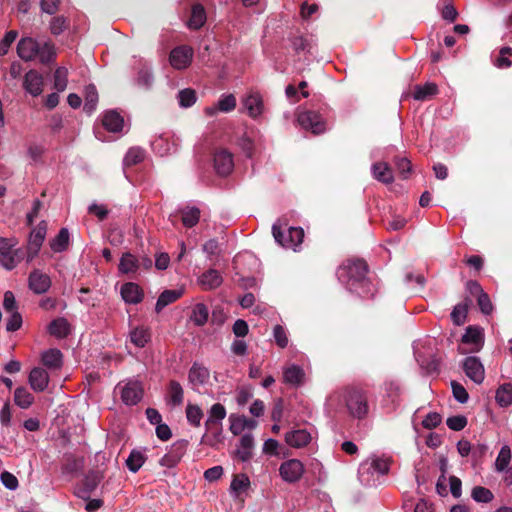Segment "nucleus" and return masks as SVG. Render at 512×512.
I'll use <instances>...</instances> for the list:
<instances>
[{
    "label": "nucleus",
    "mask_w": 512,
    "mask_h": 512,
    "mask_svg": "<svg viewBox=\"0 0 512 512\" xmlns=\"http://www.w3.org/2000/svg\"><path fill=\"white\" fill-rule=\"evenodd\" d=\"M311 439V434L305 429L292 430L285 434V442L293 448L305 447Z\"/></svg>",
    "instance_id": "nucleus-21"
},
{
    "label": "nucleus",
    "mask_w": 512,
    "mask_h": 512,
    "mask_svg": "<svg viewBox=\"0 0 512 512\" xmlns=\"http://www.w3.org/2000/svg\"><path fill=\"white\" fill-rule=\"evenodd\" d=\"M143 397V387L138 381H128L121 389V399L126 405H136Z\"/></svg>",
    "instance_id": "nucleus-16"
},
{
    "label": "nucleus",
    "mask_w": 512,
    "mask_h": 512,
    "mask_svg": "<svg viewBox=\"0 0 512 512\" xmlns=\"http://www.w3.org/2000/svg\"><path fill=\"white\" fill-rule=\"evenodd\" d=\"M469 304L467 301L457 304L451 312V319L454 324L462 325L466 321Z\"/></svg>",
    "instance_id": "nucleus-49"
},
{
    "label": "nucleus",
    "mask_w": 512,
    "mask_h": 512,
    "mask_svg": "<svg viewBox=\"0 0 512 512\" xmlns=\"http://www.w3.org/2000/svg\"><path fill=\"white\" fill-rule=\"evenodd\" d=\"M187 445L188 442L186 440L174 442L167 453L160 459V465L167 468L175 467L184 456Z\"/></svg>",
    "instance_id": "nucleus-11"
},
{
    "label": "nucleus",
    "mask_w": 512,
    "mask_h": 512,
    "mask_svg": "<svg viewBox=\"0 0 512 512\" xmlns=\"http://www.w3.org/2000/svg\"><path fill=\"white\" fill-rule=\"evenodd\" d=\"M367 264L365 261L356 259L348 260L338 269V278L349 290L358 294H367L370 292V282L366 278Z\"/></svg>",
    "instance_id": "nucleus-1"
},
{
    "label": "nucleus",
    "mask_w": 512,
    "mask_h": 512,
    "mask_svg": "<svg viewBox=\"0 0 512 512\" xmlns=\"http://www.w3.org/2000/svg\"><path fill=\"white\" fill-rule=\"evenodd\" d=\"M47 232V223L41 221L30 233L29 242L26 250L27 262H31L38 254Z\"/></svg>",
    "instance_id": "nucleus-9"
},
{
    "label": "nucleus",
    "mask_w": 512,
    "mask_h": 512,
    "mask_svg": "<svg viewBox=\"0 0 512 512\" xmlns=\"http://www.w3.org/2000/svg\"><path fill=\"white\" fill-rule=\"evenodd\" d=\"M208 316V307L203 303H197L192 309L190 319L195 325L202 326L207 322Z\"/></svg>",
    "instance_id": "nucleus-42"
},
{
    "label": "nucleus",
    "mask_w": 512,
    "mask_h": 512,
    "mask_svg": "<svg viewBox=\"0 0 512 512\" xmlns=\"http://www.w3.org/2000/svg\"><path fill=\"white\" fill-rule=\"evenodd\" d=\"M206 21V13L204 7L200 4H196L192 7L191 17L188 21V27L190 29L201 28Z\"/></svg>",
    "instance_id": "nucleus-38"
},
{
    "label": "nucleus",
    "mask_w": 512,
    "mask_h": 512,
    "mask_svg": "<svg viewBox=\"0 0 512 512\" xmlns=\"http://www.w3.org/2000/svg\"><path fill=\"white\" fill-rule=\"evenodd\" d=\"M210 379L208 368L200 363H193L188 373V381L194 391L200 392V388L204 387Z\"/></svg>",
    "instance_id": "nucleus-13"
},
{
    "label": "nucleus",
    "mask_w": 512,
    "mask_h": 512,
    "mask_svg": "<svg viewBox=\"0 0 512 512\" xmlns=\"http://www.w3.org/2000/svg\"><path fill=\"white\" fill-rule=\"evenodd\" d=\"M145 461V452L139 449H133L126 459V466L131 472L136 473L144 465Z\"/></svg>",
    "instance_id": "nucleus-36"
},
{
    "label": "nucleus",
    "mask_w": 512,
    "mask_h": 512,
    "mask_svg": "<svg viewBox=\"0 0 512 512\" xmlns=\"http://www.w3.org/2000/svg\"><path fill=\"white\" fill-rule=\"evenodd\" d=\"M182 223L185 227L195 226L200 219V210L197 207H185L181 210Z\"/></svg>",
    "instance_id": "nucleus-43"
},
{
    "label": "nucleus",
    "mask_w": 512,
    "mask_h": 512,
    "mask_svg": "<svg viewBox=\"0 0 512 512\" xmlns=\"http://www.w3.org/2000/svg\"><path fill=\"white\" fill-rule=\"evenodd\" d=\"M230 431L234 435L241 434L246 427H253L255 422L253 420H249L244 416H236L230 415Z\"/></svg>",
    "instance_id": "nucleus-40"
},
{
    "label": "nucleus",
    "mask_w": 512,
    "mask_h": 512,
    "mask_svg": "<svg viewBox=\"0 0 512 512\" xmlns=\"http://www.w3.org/2000/svg\"><path fill=\"white\" fill-rule=\"evenodd\" d=\"M34 396L29 390L20 386L14 391V403L21 409H28L34 403Z\"/></svg>",
    "instance_id": "nucleus-34"
},
{
    "label": "nucleus",
    "mask_w": 512,
    "mask_h": 512,
    "mask_svg": "<svg viewBox=\"0 0 512 512\" xmlns=\"http://www.w3.org/2000/svg\"><path fill=\"white\" fill-rule=\"evenodd\" d=\"M273 335L276 341V344L280 348H285L288 345V337L285 329L281 325H276L273 329Z\"/></svg>",
    "instance_id": "nucleus-63"
},
{
    "label": "nucleus",
    "mask_w": 512,
    "mask_h": 512,
    "mask_svg": "<svg viewBox=\"0 0 512 512\" xmlns=\"http://www.w3.org/2000/svg\"><path fill=\"white\" fill-rule=\"evenodd\" d=\"M438 92V87L434 83H426L424 85H416L413 91V98L419 101L430 99Z\"/></svg>",
    "instance_id": "nucleus-37"
},
{
    "label": "nucleus",
    "mask_w": 512,
    "mask_h": 512,
    "mask_svg": "<svg viewBox=\"0 0 512 512\" xmlns=\"http://www.w3.org/2000/svg\"><path fill=\"white\" fill-rule=\"evenodd\" d=\"M23 88L33 97L39 96L44 89V78L42 74L36 70H29L24 76Z\"/></svg>",
    "instance_id": "nucleus-15"
},
{
    "label": "nucleus",
    "mask_w": 512,
    "mask_h": 512,
    "mask_svg": "<svg viewBox=\"0 0 512 512\" xmlns=\"http://www.w3.org/2000/svg\"><path fill=\"white\" fill-rule=\"evenodd\" d=\"M121 296L128 304H138L142 301L144 294L138 284L129 282L121 287Z\"/></svg>",
    "instance_id": "nucleus-23"
},
{
    "label": "nucleus",
    "mask_w": 512,
    "mask_h": 512,
    "mask_svg": "<svg viewBox=\"0 0 512 512\" xmlns=\"http://www.w3.org/2000/svg\"><path fill=\"white\" fill-rule=\"evenodd\" d=\"M18 244L16 238L0 237V265L6 270H12L24 258L26 252L14 247Z\"/></svg>",
    "instance_id": "nucleus-5"
},
{
    "label": "nucleus",
    "mask_w": 512,
    "mask_h": 512,
    "mask_svg": "<svg viewBox=\"0 0 512 512\" xmlns=\"http://www.w3.org/2000/svg\"><path fill=\"white\" fill-rule=\"evenodd\" d=\"M511 461V449L508 445H504L496 458L495 470L497 472H504Z\"/></svg>",
    "instance_id": "nucleus-47"
},
{
    "label": "nucleus",
    "mask_w": 512,
    "mask_h": 512,
    "mask_svg": "<svg viewBox=\"0 0 512 512\" xmlns=\"http://www.w3.org/2000/svg\"><path fill=\"white\" fill-rule=\"evenodd\" d=\"M28 283L29 288L36 294H43L51 287L50 277L40 270H34L30 273Z\"/></svg>",
    "instance_id": "nucleus-19"
},
{
    "label": "nucleus",
    "mask_w": 512,
    "mask_h": 512,
    "mask_svg": "<svg viewBox=\"0 0 512 512\" xmlns=\"http://www.w3.org/2000/svg\"><path fill=\"white\" fill-rule=\"evenodd\" d=\"M373 177L384 184H390L394 180L393 171L385 162L374 163L371 167Z\"/></svg>",
    "instance_id": "nucleus-25"
},
{
    "label": "nucleus",
    "mask_w": 512,
    "mask_h": 512,
    "mask_svg": "<svg viewBox=\"0 0 512 512\" xmlns=\"http://www.w3.org/2000/svg\"><path fill=\"white\" fill-rule=\"evenodd\" d=\"M297 121L303 129L309 130L313 134H321L326 130L323 117L315 111L300 112Z\"/></svg>",
    "instance_id": "nucleus-8"
},
{
    "label": "nucleus",
    "mask_w": 512,
    "mask_h": 512,
    "mask_svg": "<svg viewBox=\"0 0 512 512\" xmlns=\"http://www.w3.org/2000/svg\"><path fill=\"white\" fill-rule=\"evenodd\" d=\"M472 498L479 503H489L493 500V493L485 487L476 486L471 493Z\"/></svg>",
    "instance_id": "nucleus-53"
},
{
    "label": "nucleus",
    "mask_w": 512,
    "mask_h": 512,
    "mask_svg": "<svg viewBox=\"0 0 512 512\" xmlns=\"http://www.w3.org/2000/svg\"><path fill=\"white\" fill-rule=\"evenodd\" d=\"M183 294L182 290H165L163 291L156 302L155 311L160 313L167 305L177 301Z\"/></svg>",
    "instance_id": "nucleus-33"
},
{
    "label": "nucleus",
    "mask_w": 512,
    "mask_h": 512,
    "mask_svg": "<svg viewBox=\"0 0 512 512\" xmlns=\"http://www.w3.org/2000/svg\"><path fill=\"white\" fill-rule=\"evenodd\" d=\"M214 167L219 175H228L234 167L232 154L225 149L217 150L214 154Z\"/></svg>",
    "instance_id": "nucleus-18"
},
{
    "label": "nucleus",
    "mask_w": 512,
    "mask_h": 512,
    "mask_svg": "<svg viewBox=\"0 0 512 512\" xmlns=\"http://www.w3.org/2000/svg\"><path fill=\"white\" fill-rule=\"evenodd\" d=\"M39 43L33 38H22L17 45V54L24 61H31L37 56Z\"/></svg>",
    "instance_id": "nucleus-20"
},
{
    "label": "nucleus",
    "mask_w": 512,
    "mask_h": 512,
    "mask_svg": "<svg viewBox=\"0 0 512 512\" xmlns=\"http://www.w3.org/2000/svg\"><path fill=\"white\" fill-rule=\"evenodd\" d=\"M484 334L483 329L476 326H469L465 334L462 336V345L460 347L461 353L478 352L483 347Z\"/></svg>",
    "instance_id": "nucleus-7"
},
{
    "label": "nucleus",
    "mask_w": 512,
    "mask_h": 512,
    "mask_svg": "<svg viewBox=\"0 0 512 512\" xmlns=\"http://www.w3.org/2000/svg\"><path fill=\"white\" fill-rule=\"evenodd\" d=\"M186 417L191 425L199 427L203 418V412L198 405L188 404L186 407Z\"/></svg>",
    "instance_id": "nucleus-51"
},
{
    "label": "nucleus",
    "mask_w": 512,
    "mask_h": 512,
    "mask_svg": "<svg viewBox=\"0 0 512 512\" xmlns=\"http://www.w3.org/2000/svg\"><path fill=\"white\" fill-rule=\"evenodd\" d=\"M452 392L454 398L460 403H466L468 401L469 395L466 389L460 383L456 381L451 382Z\"/></svg>",
    "instance_id": "nucleus-59"
},
{
    "label": "nucleus",
    "mask_w": 512,
    "mask_h": 512,
    "mask_svg": "<svg viewBox=\"0 0 512 512\" xmlns=\"http://www.w3.org/2000/svg\"><path fill=\"white\" fill-rule=\"evenodd\" d=\"M145 151L140 147H132L126 153L123 163L125 166H133L143 161Z\"/></svg>",
    "instance_id": "nucleus-48"
},
{
    "label": "nucleus",
    "mask_w": 512,
    "mask_h": 512,
    "mask_svg": "<svg viewBox=\"0 0 512 512\" xmlns=\"http://www.w3.org/2000/svg\"><path fill=\"white\" fill-rule=\"evenodd\" d=\"M193 49L183 45L174 48L170 52L169 62L171 66L177 70L186 69L192 62Z\"/></svg>",
    "instance_id": "nucleus-12"
},
{
    "label": "nucleus",
    "mask_w": 512,
    "mask_h": 512,
    "mask_svg": "<svg viewBox=\"0 0 512 512\" xmlns=\"http://www.w3.org/2000/svg\"><path fill=\"white\" fill-rule=\"evenodd\" d=\"M62 353L58 349H48L41 354L42 364L50 370H56L62 367Z\"/></svg>",
    "instance_id": "nucleus-26"
},
{
    "label": "nucleus",
    "mask_w": 512,
    "mask_h": 512,
    "mask_svg": "<svg viewBox=\"0 0 512 512\" xmlns=\"http://www.w3.org/2000/svg\"><path fill=\"white\" fill-rule=\"evenodd\" d=\"M305 471L303 463L298 459H289L281 463L279 474L287 483H295L301 479Z\"/></svg>",
    "instance_id": "nucleus-10"
},
{
    "label": "nucleus",
    "mask_w": 512,
    "mask_h": 512,
    "mask_svg": "<svg viewBox=\"0 0 512 512\" xmlns=\"http://www.w3.org/2000/svg\"><path fill=\"white\" fill-rule=\"evenodd\" d=\"M253 446V436L251 434H244L240 439L239 446L236 450V455L243 462L249 460L252 456Z\"/></svg>",
    "instance_id": "nucleus-31"
},
{
    "label": "nucleus",
    "mask_w": 512,
    "mask_h": 512,
    "mask_svg": "<svg viewBox=\"0 0 512 512\" xmlns=\"http://www.w3.org/2000/svg\"><path fill=\"white\" fill-rule=\"evenodd\" d=\"M223 282L221 274L215 269L205 271L198 279V283L203 290H213L218 288Z\"/></svg>",
    "instance_id": "nucleus-24"
},
{
    "label": "nucleus",
    "mask_w": 512,
    "mask_h": 512,
    "mask_svg": "<svg viewBox=\"0 0 512 512\" xmlns=\"http://www.w3.org/2000/svg\"><path fill=\"white\" fill-rule=\"evenodd\" d=\"M50 377L42 367H34L28 376V383L35 392H43L49 385Z\"/></svg>",
    "instance_id": "nucleus-17"
},
{
    "label": "nucleus",
    "mask_w": 512,
    "mask_h": 512,
    "mask_svg": "<svg viewBox=\"0 0 512 512\" xmlns=\"http://www.w3.org/2000/svg\"><path fill=\"white\" fill-rule=\"evenodd\" d=\"M272 233L275 241L285 248L295 249L299 246L304 238V231L300 227H289L285 232L275 223L272 226Z\"/></svg>",
    "instance_id": "nucleus-6"
},
{
    "label": "nucleus",
    "mask_w": 512,
    "mask_h": 512,
    "mask_svg": "<svg viewBox=\"0 0 512 512\" xmlns=\"http://www.w3.org/2000/svg\"><path fill=\"white\" fill-rule=\"evenodd\" d=\"M10 313H11V315L7 319V322H6V329H7V331L13 332V331L18 330L21 327L22 317L17 311L10 312Z\"/></svg>",
    "instance_id": "nucleus-64"
},
{
    "label": "nucleus",
    "mask_w": 512,
    "mask_h": 512,
    "mask_svg": "<svg viewBox=\"0 0 512 512\" xmlns=\"http://www.w3.org/2000/svg\"><path fill=\"white\" fill-rule=\"evenodd\" d=\"M101 479L102 477L98 473L91 472L85 477L83 486L92 493L101 482Z\"/></svg>",
    "instance_id": "nucleus-62"
},
{
    "label": "nucleus",
    "mask_w": 512,
    "mask_h": 512,
    "mask_svg": "<svg viewBox=\"0 0 512 512\" xmlns=\"http://www.w3.org/2000/svg\"><path fill=\"white\" fill-rule=\"evenodd\" d=\"M50 335L57 338H64L69 334V324L64 318H57L51 321L48 326Z\"/></svg>",
    "instance_id": "nucleus-39"
},
{
    "label": "nucleus",
    "mask_w": 512,
    "mask_h": 512,
    "mask_svg": "<svg viewBox=\"0 0 512 512\" xmlns=\"http://www.w3.org/2000/svg\"><path fill=\"white\" fill-rule=\"evenodd\" d=\"M130 341L138 348H143L151 339L150 328L144 325L137 326L130 331Z\"/></svg>",
    "instance_id": "nucleus-27"
},
{
    "label": "nucleus",
    "mask_w": 512,
    "mask_h": 512,
    "mask_svg": "<svg viewBox=\"0 0 512 512\" xmlns=\"http://www.w3.org/2000/svg\"><path fill=\"white\" fill-rule=\"evenodd\" d=\"M18 36L17 31H8L2 41L0 42V55L4 56L8 53L11 44L16 40Z\"/></svg>",
    "instance_id": "nucleus-58"
},
{
    "label": "nucleus",
    "mask_w": 512,
    "mask_h": 512,
    "mask_svg": "<svg viewBox=\"0 0 512 512\" xmlns=\"http://www.w3.org/2000/svg\"><path fill=\"white\" fill-rule=\"evenodd\" d=\"M225 417L226 409L221 403H215L211 406L208 418L205 421L206 433L202 437V443L213 447L220 441L222 421Z\"/></svg>",
    "instance_id": "nucleus-2"
},
{
    "label": "nucleus",
    "mask_w": 512,
    "mask_h": 512,
    "mask_svg": "<svg viewBox=\"0 0 512 512\" xmlns=\"http://www.w3.org/2000/svg\"><path fill=\"white\" fill-rule=\"evenodd\" d=\"M55 56L56 50L52 43L45 42L42 45L39 44L36 57H38L41 63H49L54 60Z\"/></svg>",
    "instance_id": "nucleus-46"
},
{
    "label": "nucleus",
    "mask_w": 512,
    "mask_h": 512,
    "mask_svg": "<svg viewBox=\"0 0 512 512\" xmlns=\"http://www.w3.org/2000/svg\"><path fill=\"white\" fill-rule=\"evenodd\" d=\"M184 400V391L181 384L171 380L167 389V402L173 406H180Z\"/></svg>",
    "instance_id": "nucleus-30"
},
{
    "label": "nucleus",
    "mask_w": 512,
    "mask_h": 512,
    "mask_svg": "<svg viewBox=\"0 0 512 512\" xmlns=\"http://www.w3.org/2000/svg\"><path fill=\"white\" fill-rule=\"evenodd\" d=\"M388 471L389 462L387 459L371 456L361 462L358 469V479L364 486H373L376 484L378 476L387 474Z\"/></svg>",
    "instance_id": "nucleus-3"
},
{
    "label": "nucleus",
    "mask_w": 512,
    "mask_h": 512,
    "mask_svg": "<svg viewBox=\"0 0 512 512\" xmlns=\"http://www.w3.org/2000/svg\"><path fill=\"white\" fill-rule=\"evenodd\" d=\"M243 105L247 110L248 115L252 118L260 116L264 109L262 97L256 92H250L243 99Z\"/></svg>",
    "instance_id": "nucleus-22"
},
{
    "label": "nucleus",
    "mask_w": 512,
    "mask_h": 512,
    "mask_svg": "<svg viewBox=\"0 0 512 512\" xmlns=\"http://www.w3.org/2000/svg\"><path fill=\"white\" fill-rule=\"evenodd\" d=\"M177 98L181 107L188 108L196 102L197 95L195 90L186 88L178 92Z\"/></svg>",
    "instance_id": "nucleus-50"
},
{
    "label": "nucleus",
    "mask_w": 512,
    "mask_h": 512,
    "mask_svg": "<svg viewBox=\"0 0 512 512\" xmlns=\"http://www.w3.org/2000/svg\"><path fill=\"white\" fill-rule=\"evenodd\" d=\"M477 304L483 314L489 315L492 313L493 305L487 293H480L477 297Z\"/></svg>",
    "instance_id": "nucleus-61"
},
{
    "label": "nucleus",
    "mask_w": 512,
    "mask_h": 512,
    "mask_svg": "<svg viewBox=\"0 0 512 512\" xmlns=\"http://www.w3.org/2000/svg\"><path fill=\"white\" fill-rule=\"evenodd\" d=\"M98 103V93L94 85H88L85 88V103L84 110L91 114L95 111Z\"/></svg>",
    "instance_id": "nucleus-45"
},
{
    "label": "nucleus",
    "mask_w": 512,
    "mask_h": 512,
    "mask_svg": "<svg viewBox=\"0 0 512 512\" xmlns=\"http://www.w3.org/2000/svg\"><path fill=\"white\" fill-rule=\"evenodd\" d=\"M136 82L141 87L149 88L153 82V75L151 73V69L147 66H143L138 71Z\"/></svg>",
    "instance_id": "nucleus-55"
},
{
    "label": "nucleus",
    "mask_w": 512,
    "mask_h": 512,
    "mask_svg": "<svg viewBox=\"0 0 512 512\" xmlns=\"http://www.w3.org/2000/svg\"><path fill=\"white\" fill-rule=\"evenodd\" d=\"M304 375V370L301 367L292 364L284 369L283 381L292 386H299L303 383Z\"/></svg>",
    "instance_id": "nucleus-28"
},
{
    "label": "nucleus",
    "mask_w": 512,
    "mask_h": 512,
    "mask_svg": "<svg viewBox=\"0 0 512 512\" xmlns=\"http://www.w3.org/2000/svg\"><path fill=\"white\" fill-rule=\"evenodd\" d=\"M250 487V480L249 477L244 474H236L234 475L231 484H230V493L233 497L237 498L239 497L243 492L248 490Z\"/></svg>",
    "instance_id": "nucleus-32"
},
{
    "label": "nucleus",
    "mask_w": 512,
    "mask_h": 512,
    "mask_svg": "<svg viewBox=\"0 0 512 512\" xmlns=\"http://www.w3.org/2000/svg\"><path fill=\"white\" fill-rule=\"evenodd\" d=\"M446 424L453 431H461L467 425V418L463 415L451 416L447 419Z\"/></svg>",
    "instance_id": "nucleus-57"
},
{
    "label": "nucleus",
    "mask_w": 512,
    "mask_h": 512,
    "mask_svg": "<svg viewBox=\"0 0 512 512\" xmlns=\"http://www.w3.org/2000/svg\"><path fill=\"white\" fill-rule=\"evenodd\" d=\"M102 124L110 132H119L123 127L124 120L118 112L110 110L104 113Z\"/></svg>",
    "instance_id": "nucleus-29"
},
{
    "label": "nucleus",
    "mask_w": 512,
    "mask_h": 512,
    "mask_svg": "<svg viewBox=\"0 0 512 512\" xmlns=\"http://www.w3.org/2000/svg\"><path fill=\"white\" fill-rule=\"evenodd\" d=\"M140 266L139 260L131 253L126 252L122 255L118 269L123 274L135 273Z\"/></svg>",
    "instance_id": "nucleus-35"
},
{
    "label": "nucleus",
    "mask_w": 512,
    "mask_h": 512,
    "mask_svg": "<svg viewBox=\"0 0 512 512\" xmlns=\"http://www.w3.org/2000/svg\"><path fill=\"white\" fill-rule=\"evenodd\" d=\"M68 83V71L65 67H59L54 72V88L58 92H63Z\"/></svg>",
    "instance_id": "nucleus-52"
},
{
    "label": "nucleus",
    "mask_w": 512,
    "mask_h": 512,
    "mask_svg": "<svg viewBox=\"0 0 512 512\" xmlns=\"http://www.w3.org/2000/svg\"><path fill=\"white\" fill-rule=\"evenodd\" d=\"M463 370L468 378L476 384H481L485 378L484 366L475 356L465 358L463 362Z\"/></svg>",
    "instance_id": "nucleus-14"
},
{
    "label": "nucleus",
    "mask_w": 512,
    "mask_h": 512,
    "mask_svg": "<svg viewBox=\"0 0 512 512\" xmlns=\"http://www.w3.org/2000/svg\"><path fill=\"white\" fill-rule=\"evenodd\" d=\"M345 404L349 414L356 419H364L369 412L367 393L358 388H350L345 393Z\"/></svg>",
    "instance_id": "nucleus-4"
},
{
    "label": "nucleus",
    "mask_w": 512,
    "mask_h": 512,
    "mask_svg": "<svg viewBox=\"0 0 512 512\" xmlns=\"http://www.w3.org/2000/svg\"><path fill=\"white\" fill-rule=\"evenodd\" d=\"M67 28V20L63 16L52 18L50 22V30L54 35L61 34Z\"/></svg>",
    "instance_id": "nucleus-60"
},
{
    "label": "nucleus",
    "mask_w": 512,
    "mask_h": 512,
    "mask_svg": "<svg viewBox=\"0 0 512 512\" xmlns=\"http://www.w3.org/2000/svg\"><path fill=\"white\" fill-rule=\"evenodd\" d=\"M496 402L502 406L507 407L512 404V385L510 383H505L501 385L497 391L495 396Z\"/></svg>",
    "instance_id": "nucleus-44"
},
{
    "label": "nucleus",
    "mask_w": 512,
    "mask_h": 512,
    "mask_svg": "<svg viewBox=\"0 0 512 512\" xmlns=\"http://www.w3.org/2000/svg\"><path fill=\"white\" fill-rule=\"evenodd\" d=\"M69 246V231L67 228H62L58 235L50 241V248L56 252H63Z\"/></svg>",
    "instance_id": "nucleus-41"
},
{
    "label": "nucleus",
    "mask_w": 512,
    "mask_h": 512,
    "mask_svg": "<svg viewBox=\"0 0 512 512\" xmlns=\"http://www.w3.org/2000/svg\"><path fill=\"white\" fill-rule=\"evenodd\" d=\"M218 109L221 112H231L236 107V98L233 94L223 95L218 101Z\"/></svg>",
    "instance_id": "nucleus-56"
},
{
    "label": "nucleus",
    "mask_w": 512,
    "mask_h": 512,
    "mask_svg": "<svg viewBox=\"0 0 512 512\" xmlns=\"http://www.w3.org/2000/svg\"><path fill=\"white\" fill-rule=\"evenodd\" d=\"M512 56L511 47H502L499 51L498 57L494 60V65L498 68H508L511 66L509 57Z\"/></svg>",
    "instance_id": "nucleus-54"
}]
</instances>
